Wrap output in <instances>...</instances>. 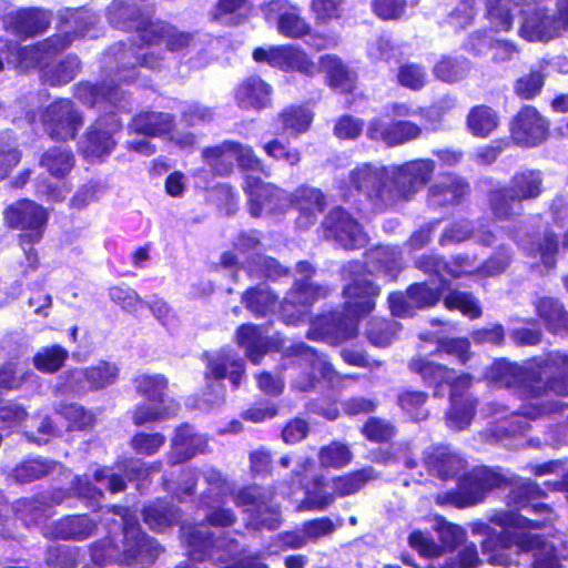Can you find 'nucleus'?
Returning a JSON list of instances; mask_svg holds the SVG:
<instances>
[{
  "mask_svg": "<svg viewBox=\"0 0 568 568\" xmlns=\"http://www.w3.org/2000/svg\"><path fill=\"white\" fill-rule=\"evenodd\" d=\"M483 379L497 389L516 392L523 399L568 396V354L550 351L521 364L506 357L495 358Z\"/></svg>",
  "mask_w": 568,
  "mask_h": 568,
  "instance_id": "nucleus-1",
  "label": "nucleus"
},
{
  "mask_svg": "<svg viewBox=\"0 0 568 568\" xmlns=\"http://www.w3.org/2000/svg\"><path fill=\"white\" fill-rule=\"evenodd\" d=\"M435 168L432 159L409 160L390 168L363 163L351 170L348 180L364 195L372 212L382 214L412 201L430 182Z\"/></svg>",
  "mask_w": 568,
  "mask_h": 568,
  "instance_id": "nucleus-2",
  "label": "nucleus"
},
{
  "mask_svg": "<svg viewBox=\"0 0 568 568\" xmlns=\"http://www.w3.org/2000/svg\"><path fill=\"white\" fill-rule=\"evenodd\" d=\"M488 523L480 524L479 532L485 537L480 542L483 555L493 567H508L518 564L523 554H528L541 544V535L532 534L550 524L551 519H530L513 510H495Z\"/></svg>",
  "mask_w": 568,
  "mask_h": 568,
  "instance_id": "nucleus-3",
  "label": "nucleus"
},
{
  "mask_svg": "<svg viewBox=\"0 0 568 568\" xmlns=\"http://www.w3.org/2000/svg\"><path fill=\"white\" fill-rule=\"evenodd\" d=\"M545 191L542 172L525 168L517 170L508 184L488 189L485 203L495 223H511L525 215L524 203L537 201Z\"/></svg>",
  "mask_w": 568,
  "mask_h": 568,
  "instance_id": "nucleus-4",
  "label": "nucleus"
},
{
  "mask_svg": "<svg viewBox=\"0 0 568 568\" xmlns=\"http://www.w3.org/2000/svg\"><path fill=\"white\" fill-rule=\"evenodd\" d=\"M113 20L126 31L135 30L139 40L148 47L164 45L165 50L176 53H186L196 44L195 33L179 29L176 26L163 21L142 19L141 11L135 7L123 6L114 13Z\"/></svg>",
  "mask_w": 568,
  "mask_h": 568,
  "instance_id": "nucleus-5",
  "label": "nucleus"
},
{
  "mask_svg": "<svg viewBox=\"0 0 568 568\" xmlns=\"http://www.w3.org/2000/svg\"><path fill=\"white\" fill-rule=\"evenodd\" d=\"M504 474L488 466L475 467L457 477V486L437 495L436 504L466 509L481 504L486 496L500 488Z\"/></svg>",
  "mask_w": 568,
  "mask_h": 568,
  "instance_id": "nucleus-6",
  "label": "nucleus"
},
{
  "mask_svg": "<svg viewBox=\"0 0 568 568\" xmlns=\"http://www.w3.org/2000/svg\"><path fill=\"white\" fill-rule=\"evenodd\" d=\"M275 495V487L258 484L244 485L231 494L234 505L250 513L246 527L253 530L280 528L281 507L273 504Z\"/></svg>",
  "mask_w": 568,
  "mask_h": 568,
  "instance_id": "nucleus-7",
  "label": "nucleus"
},
{
  "mask_svg": "<svg viewBox=\"0 0 568 568\" xmlns=\"http://www.w3.org/2000/svg\"><path fill=\"white\" fill-rule=\"evenodd\" d=\"M227 155H234L237 166L243 172H255L264 178L271 176L270 169L260 159L251 145L239 141L224 140L220 144L204 148L202 158L217 175H229L233 171V163Z\"/></svg>",
  "mask_w": 568,
  "mask_h": 568,
  "instance_id": "nucleus-8",
  "label": "nucleus"
},
{
  "mask_svg": "<svg viewBox=\"0 0 568 568\" xmlns=\"http://www.w3.org/2000/svg\"><path fill=\"white\" fill-rule=\"evenodd\" d=\"M247 212L251 217L281 215L287 212V192L261 176L246 174L243 178Z\"/></svg>",
  "mask_w": 568,
  "mask_h": 568,
  "instance_id": "nucleus-9",
  "label": "nucleus"
},
{
  "mask_svg": "<svg viewBox=\"0 0 568 568\" xmlns=\"http://www.w3.org/2000/svg\"><path fill=\"white\" fill-rule=\"evenodd\" d=\"M448 281L440 277L438 285L433 286L427 281L415 282L405 292L395 291L388 294L387 303L390 314L398 318L413 317L417 311L435 307L443 298V292Z\"/></svg>",
  "mask_w": 568,
  "mask_h": 568,
  "instance_id": "nucleus-10",
  "label": "nucleus"
},
{
  "mask_svg": "<svg viewBox=\"0 0 568 568\" xmlns=\"http://www.w3.org/2000/svg\"><path fill=\"white\" fill-rule=\"evenodd\" d=\"M328 286L307 281H294L280 304V318L285 325L298 326L310 321L313 305L326 298Z\"/></svg>",
  "mask_w": 568,
  "mask_h": 568,
  "instance_id": "nucleus-11",
  "label": "nucleus"
},
{
  "mask_svg": "<svg viewBox=\"0 0 568 568\" xmlns=\"http://www.w3.org/2000/svg\"><path fill=\"white\" fill-rule=\"evenodd\" d=\"M323 239L334 242L346 251H356L366 246L368 236L361 223L345 207H332L321 222Z\"/></svg>",
  "mask_w": 568,
  "mask_h": 568,
  "instance_id": "nucleus-12",
  "label": "nucleus"
},
{
  "mask_svg": "<svg viewBox=\"0 0 568 568\" xmlns=\"http://www.w3.org/2000/svg\"><path fill=\"white\" fill-rule=\"evenodd\" d=\"M123 124L115 112L100 114L84 131L79 152L84 159L102 160L116 148L114 134L122 131Z\"/></svg>",
  "mask_w": 568,
  "mask_h": 568,
  "instance_id": "nucleus-13",
  "label": "nucleus"
},
{
  "mask_svg": "<svg viewBox=\"0 0 568 568\" xmlns=\"http://www.w3.org/2000/svg\"><path fill=\"white\" fill-rule=\"evenodd\" d=\"M508 131L514 144L532 149L550 136V121L535 105L523 104L510 118Z\"/></svg>",
  "mask_w": 568,
  "mask_h": 568,
  "instance_id": "nucleus-14",
  "label": "nucleus"
},
{
  "mask_svg": "<svg viewBox=\"0 0 568 568\" xmlns=\"http://www.w3.org/2000/svg\"><path fill=\"white\" fill-rule=\"evenodd\" d=\"M256 63H266L284 72H298L307 78H315L318 69L313 59L298 45L277 44L270 48L256 47L252 51Z\"/></svg>",
  "mask_w": 568,
  "mask_h": 568,
  "instance_id": "nucleus-15",
  "label": "nucleus"
},
{
  "mask_svg": "<svg viewBox=\"0 0 568 568\" xmlns=\"http://www.w3.org/2000/svg\"><path fill=\"white\" fill-rule=\"evenodd\" d=\"M44 132L55 141L74 140L83 126V115L70 99H57L41 112Z\"/></svg>",
  "mask_w": 568,
  "mask_h": 568,
  "instance_id": "nucleus-16",
  "label": "nucleus"
},
{
  "mask_svg": "<svg viewBox=\"0 0 568 568\" xmlns=\"http://www.w3.org/2000/svg\"><path fill=\"white\" fill-rule=\"evenodd\" d=\"M474 377L469 373H452L446 387L449 388V408L446 413L449 424L457 428L468 427L476 415L478 400L469 393Z\"/></svg>",
  "mask_w": 568,
  "mask_h": 568,
  "instance_id": "nucleus-17",
  "label": "nucleus"
},
{
  "mask_svg": "<svg viewBox=\"0 0 568 568\" xmlns=\"http://www.w3.org/2000/svg\"><path fill=\"white\" fill-rule=\"evenodd\" d=\"M164 548L154 538L148 535L138 521H125L123 525L122 547L119 561L125 566L136 564H153Z\"/></svg>",
  "mask_w": 568,
  "mask_h": 568,
  "instance_id": "nucleus-18",
  "label": "nucleus"
},
{
  "mask_svg": "<svg viewBox=\"0 0 568 568\" xmlns=\"http://www.w3.org/2000/svg\"><path fill=\"white\" fill-rule=\"evenodd\" d=\"M116 364L101 359L83 369H69L64 374V388L75 395L98 392L113 385L119 378Z\"/></svg>",
  "mask_w": 568,
  "mask_h": 568,
  "instance_id": "nucleus-19",
  "label": "nucleus"
},
{
  "mask_svg": "<svg viewBox=\"0 0 568 568\" xmlns=\"http://www.w3.org/2000/svg\"><path fill=\"white\" fill-rule=\"evenodd\" d=\"M358 335V324L344 311H331L317 315L306 334L312 341L338 345Z\"/></svg>",
  "mask_w": 568,
  "mask_h": 568,
  "instance_id": "nucleus-20",
  "label": "nucleus"
},
{
  "mask_svg": "<svg viewBox=\"0 0 568 568\" xmlns=\"http://www.w3.org/2000/svg\"><path fill=\"white\" fill-rule=\"evenodd\" d=\"M534 4V8L520 10L518 36L528 42H549L560 37L564 31L557 12L551 13L547 7Z\"/></svg>",
  "mask_w": 568,
  "mask_h": 568,
  "instance_id": "nucleus-21",
  "label": "nucleus"
},
{
  "mask_svg": "<svg viewBox=\"0 0 568 568\" xmlns=\"http://www.w3.org/2000/svg\"><path fill=\"white\" fill-rule=\"evenodd\" d=\"M366 135L371 141L381 142L387 148H397L422 138L423 126L410 120L393 119L385 122L374 118L368 122Z\"/></svg>",
  "mask_w": 568,
  "mask_h": 568,
  "instance_id": "nucleus-22",
  "label": "nucleus"
},
{
  "mask_svg": "<svg viewBox=\"0 0 568 568\" xmlns=\"http://www.w3.org/2000/svg\"><path fill=\"white\" fill-rule=\"evenodd\" d=\"M202 361L205 363L203 377L207 385L229 378L233 389L240 388L246 375V365L234 352L221 349L214 355L205 352Z\"/></svg>",
  "mask_w": 568,
  "mask_h": 568,
  "instance_id": "nucleus-23",
  "label": "nucleus"
},
{
  "mask_svg": "<svg viewBox=\"0 0 568 568\" xmlns=\"http://www.w3.org/2000/svg\"><path fill=\"white\" fill-rule=\"evenodd\" d=\"M265 13L276 19L277 32L288 39L306 38L312 24L303 16V9L291 0H270L265 3Z\"/></svg>",
  "mask_w": 568,
  "mask_h": 568,
  "instance_id": "nucleus-24",
  "label": "nucleus"
},
{
  "mask_svg": "<svg viewBox=\"0 0 568 568\" xmlns=\"http://www.w3.org/2000/svg\"><path fill=\"white\" fill-rule=\"evenodd\" d=\"M381 287L365 276L353 277L343 287V310L357 323L369 315L375 306Z\"/></svg>",
  "mask_w": 568,
  "mask_h": 568,
  "instance_id": "nucleus-25",
  "label": "nucleus"
},
{
  "mask_svg": "<svg viewBox=\"0 0 568 568\" xmlns=\"http://www.w3.org/2000/svg\"><path fill=\"white\" fill-rule=\"evenodd\" d=\"M4 224L8 229L22 231L18 242L27 255L36 253V203L29 199H20L3 211Z\"/></svg>",
  "mask_w": 568,
  "mask_h": 568,
  "instance_id": "nucleus-26",
  "label": "nucleus"
},
{
  "mask_svg": "<svg viewBox=\"0 0 568 568\" xmlns=\"http://www.w3.org/2000/svg\"><path fill=\"white\" fill-rule=\"evenodd\" d=\"M170 443L171 465L186 463L197 455L205 454L209 447V438L187 422L181 423L174 428Z\"/></svg>",
  "mask_w": 568,
  "mask_h": 568,
  "instance_id": "nucleus-27",
  "label": "nucleus"
},
{
  "mask_svg": "<svg viewBox=\"0 0 568 568\" xmlns=\"http://www.w3.org/2000/svg\"><path fill=\"white\" fill-rule=\"evenodd\" d=\"M73 97L83 105L95 109L118 106L122 100L120 84L114 80L80 81L73 85Z\"/></svg>",
  "mask_w": 568,
  "mask_h": 568,
  "instance_id": "nucleus-28",
  "label": "nucleus"
},
{
  "mask_svg": "<svg viewBox=\"0 0 568 568\" xmlns=\"http://www.w3.org/2000/svg\"><path fill=\"white\" fill-rule=\"evenodd\" d=\"M423 464L428 475L443 481L455 479L466 468V460L445 446H430L424 450Z\"/></svg>",
  "mask_w": 568,
  "mask_h": 568,
  "instance_id": "nucleus-29",
  "label": "nucleus"
},
{
  "mask_svg": "<svg viewBox=\"0 0 568 568\" xmlns=\"http://www.w3.org/2000/svg\"><path fill=\"white\" fill-rule=\"evenodd\" d=\"M504 481L499 489H508L504 499L508 510L519 513L521 509L528 508L532 501L545 499L548 496L547 491L530 478L504 475Z\"/></svg>",
  "mask_w": 568,
  "mask_h": 568,
  "instance_id": "nucleus-30",
  "label": "nucleus"
},
{
  "mask_svg": "<svg viewBox=\"0 0 568 568\" xmlns=\"http://www.w3.org/2000/svg\"><path fill=\"white\" fill-rule=\"evenodd\" d=\"M233 94L242 110L262 111L272 105L273 88L258 74H251L239 82Z\"/></svg>",
  "mask_w": 568,
  "mask_h": 568,
  "instance_id": "nucleus-31",
  "label": "nucleus"
},
{
  "mask_svg": "<svg viewBox=\"0 0 568 568\" xmlns=\"http://www.w3.org/2000/svg\"><path fill=\"white\" fill-rule=\"evenodd\" d=\"M320 71L325 74V84L338 94H353L356 90L357 74L349 69L343 59L333 53H326L318 58Z\"/></svg>",
  "mask_w": 568,
  "mask_h": 568,
  "instance_id": "nucleus-32",
  "label": "nucleus"
},
{
  "mask_svg": "<svg viewBox=\"0 0 568 568\" xmlns=\"http://www.w3.org/2000/svg\"><path fill=\"white\" fill-rule=\"evenodd\" d=\"M407 368L420 377L423 384L433 389L434 397H443L449 376L455 369L445 364L434 362L425 356H416L408 361Z\"/></svg>",
  "mask_w": 568,
  "mask_h": 568,
  "instance_id": "nucleus-33",
  "label": "nucleus"
},
{
  "mask_svg": "<svg viewBox=\"0 0 568 568\" xmlns=\"http://www.w3.org/2000/svg\"><path fill=\"white\" fill-rule=\"evenodd\" d=\"M181 509L165 497H158L141 509L142 521L154 532H163L179 523Z\"/></svg>",
  "mask_w": 568,
  "mask_h": 568,
  "instance_id": "nucleus-34",
  "label": "nucleus"
},
{
  "mask_svg": "<svg viewBox=\"0 0 568 568\" xmlns=\"http://www.w3.org/2000/svg\"><path fill=\"white\" fill-rule=\"evenodd\" d=\"M175 128V118L162 111H141L132 116L128 129L131 133L146 138L169 135Z\"/></svg>",
  "mask_w": 568,
  "mask_h": 568,
  "instance_id": "nucleus-35",
  "label": "nucleus"
},
{
  "mask_svg": "<svg viewBox=\"0 0 568 568\" xmlns=\"http://www.w3.org/2000/svg\"><path fill=\"white\" fill-rule=\"evenodd\" d=\"M535 314L552 335L568 336V311L554 296H540L534 302Z\"/></svg>",
  "mask_w": 568,
  "mask_h": 568,
  "instance_id": "nucleus-36",
  "label": "nucleus"
},
{
  "mask_svg": "<svg viewBox=\"0 0 568 568\" xmlns=\"http://www.w3.org/2000/svg\"><path fill=\"white\" fill-rule=\"evenodd\" d=\"M235 341L239 347L244 349L246 358L253 365H260L270 352L272 342L265 336L256 324L244 323L235 331Z\"/></svg>",
  "mask_w": 568,
  "mask_h": 568,
  "instance_id": "nucleus-37",
  "label": "nucleus"
},
{
  "mask_svg": "<svg viewBox=\"0 0 568 568\" xmlns=\"http://www.w3.org/2000/svg\"><path fill=\"white\" fill-rule=\"evenodd\" d=\"M116 53L119 65L116 72L134 71L140 68L149 69L152 71H160L164 65V55L159 52L139 53L136 50L141 49L140 44H126L124 42L116 43Z\"/></svg>",
  "mask_w": 568,
  "mask_h": 568,
  "instance_id": "nucleus-38",
  "label": "nucleus"
},
{
  "mask_svg": "<svg viewBox=\"0 0 568 568\" xmlns=\"http://www.w3.org/2000/svg\"><path fill=\"white\" fill-rule=\"evenodd\" d=\"M510 0H484V18L488 21L490 30L509 32L514 27V14L509 7ZM518 7H528L536 0H511Z\"/></svg>",
  "mask_w": 568,
  "mask_h": 568,
  "instance_id": "nucleus-39",
  "label": "nucleus"
},
{
  "mask_svg": "<svg viewBox=\"0 0 568 568\" xmlns=\"http://www.w3.org/2000/svg\"><path fill=\"white\" fill-rule=\"evenodd\" d=\"M80 61L77 57H67L55 63L38 59L39 79L42 84L61 87L70 83L78 74Z\"/></svg>",
  "mask_w": 568,
  "mask_h": 568,
  "instance_id": "nucleus-40",
  "label": "nucleus"
},
{
  "mask_svg": "<svg viewBox=\"0 0 568 568\" xmlns=\"http://www.w3.org/2000/svg\"><path fill=\"white\" fill-rule=\"evenodd\" d=\"M331 480L324 475H314L307 487H304V497L300 501L298 510L323 511L335 503L333 489L328 490Z\"/></svg>",
  "mask_w": 568,
  "mask_h": 568,
  "instance_id": "nucleus-41",
  "label": "nucleus"
},
{
  "mask_svg": "<svg viewBox=\"0 0 568 568\" xmlns=\"http://www.w3.org/2000/svg\"><path fill=\"white\" fill-rule=\"evenodd\" d=\"M470 193V184L463 178L453 176L448 183H435L428 189V199L436 206L460 204Z\"/></svg>",
  "mask_w": 568,
  "mask_h": 568,
  "instance_id": "nucleus-42",
  "label": "nucleus"
},
{
  "mask_svg": "<svg viewBox=\"0 0 568 568\" xmlns=\"http://www.w3.org/2000/svg\"><path fill=\"white\" fill-rule=\"evenodd\" d=\"M215 534L203 524L191 526L185 534L187 556L191 560L202 562L211 558L215 548Z\"/></svg>",
  "mask_w": 568,
  "mask_h": 568,
  "instance_id": "nucleus-43",
  "label": "nucleus"
},
{
  "mask_svg": "<svg viewBox=\"0 0 568 568\" xmlns=\"http://www.w3.org/2000/svg\"><path fill=\"white\" fill-rule=\"evenodd\" d=\"M277 119L284 132L298 136L311 130L314 112L305 103L290 104L278 112Z\"/></svg>",
  "mask_w": 568,
  "mask_h": 568,
  "instance_id": "nucleus-44",
  "label": "nucleus"
},
{
  "mask_svg": "<svg viewBox=\"0 0 568 568\" xmlns=\"http://www.w3.org/2000/svg\"><path fill=\"white\" fill-rule=\"evenodd\" d=\"M134 392L145 400L162 405L169 388V378L161 373H142L132 378Z\"/></svg>",
  "mask_w": 568,
  "mask_h": 568,
  "instance_id": "nucleus-45",
  "label": "nucleus"
},
{
  "mask_svg": "<svg viewBox=\"0 0 568 568\" xmlns=\"http://www.w3.org/2000/svg\"><path fill=\"white\" fill-rule=\"evenodd\" d=\"M327 206L326 195L321 189L300 185L287 193V209L293 207L304 214L323 213Z\"/></svg>",
  "mask_w": 568,
  "mask_h": 568,
  "instance_id": "nucleus-46",
  "label": "nucleus"
},
{
  "mask_svg": "<svg viewBox=\"0 0 568 568\" xmlns=\"http://www.w3.org/2000/svg\"><path fill=\"white\" fill-rule=\"evenodd\" d=\"M498 125V113L487 104L471 106L466 116L467 131L475 138H488L497 130Z\"/></svg>",
  "mask_w": 568,
  "mask_h": 568,
  "instance_id": "nucleus-47",
  "label": "nucleus"
},
{
  "mask_svg": "<svg viewBox=\"0 0 568 568\" xmlns=\"http://www.w3.org/2000/svg\"><path fill=\"white\" fill-rule=\"evenodd\" d=\"M241 302L256 318H263L274 311L277 296L268 287L255 285L242 293Z\"/></svg>",
  "mask_w": 568,
  "mask_h": 568,
  "instance_id": "nucleus-48",
  "label": "nucleus"
},
{
  "mask_svg": "<svg viewBox=\"0 0 568 568\" xmlns=\"http://www.w3.org/2000/svg\"><path fill=\"white\" fill-rule=\"evenodd\" d=\"M372 478L371 468H361L332 477L331 486L334 500L355 495L362 490Z\"/></svg>",
  "mask_w": 568,
  "mask_h": 568,
  "instance_id": "nucleus-49",
  "label": "nucleus"
},
{
  "mask_svg": "<svg viewBox=\"0 0 568 568\" xmlns=\"http://www.w3.org/2000/svg\"><path fill=\"white\" fill-rule=\"evenodd\" d=\"M428 398L425 390L404 387L396 395V404L413 422H420L428 417L425 408Z\"/></svg>",
  "mask_w": 568,
  "mask_h": 568,
  "instance_id": "nucleus-50",
  "label": "nucleus"
},
{
  "mask_svg": "<svg viewBox=\"0 0 568 568\" xmlns=\"http://www.w3.org/2000/svg\"><path fill=\"white\" fill-rule=\"evenodd\" d=\"M179 409L180 404L174 399H170L166 405H148L140 403L132 410L131 418L134 426L141 427L150 423L162 422L174 417Z\"/></svg>",
  "mask_w": 568,
  "mask_h": 568,
  "instance_id": "nucleus-51",
  "label": "nucleus"
},
{
  "mask_svg": "<svg viewBox=\"0 0 568 568\" xmlns=\"http://www.w3.org/2000/svg\"><path fill=\"white\" fill-rule=\"evenodd\" d=\"M547 73L544 68H531L514 81L513 91L521 101H532L538 98L546 84Z\"/></svg>",
  "mask_w": 568,
  "mask_h": 568,
  "instance_id": "nucleus-52",
  "label": "nucleus"
},
{
  "mask_svg": "<svg viewBox=\"0 0 568 568\" xmlns=\"http://www.w3.org/2000/svg\"><path fill=\"white\" fill-rule=\"evenodd\" d=\"M74 162V154L71 150L54 146L41 155L39 164L44 168L51 176L63 179L71 172Z\"/></svg>",
  "mask_w": 568,
  "mask_h": 568,
  "instance_id": "nucleus-53",
  "label": "nucleus"
},
{
  "mask_svg": "<svg viewBox=\"0 0 568 568\" xmlns=\"http://www.w3.org/2000/svg\"><path fill=\"white\" fill-rule=\"evenodd\" d=\"M3 28L12 36L24 40L36 34V8L19 9L2 18Z\"/></svg>",
  "mask_w": 568,
  "mask_h": 568,
  "instance_id": "nucleus-54",
  "label": "nucleus"
},
{
  "mask_svg": "<svg viewBox=\"0 0 568 568\" xmlns=\"http://www.w3.org/2000/svg\"><path fill=\"white\" fill-rule=\"evenodd\" d=\"M53 536L62 540H83L91 534L87 516H64L53 525Z\"/></svg>",
  "mask_w": 568,
  "mask_h": 568,
  "instance_id": "nucleus-55",
  "label": "nucleus"
},
{
  "mask_svg": "<svg viewBox=\"0 0 568 568\" xmlns=\"http://www.w3.org/2000/svg\"><path fill=\"white\" fill-rule=\"evenodd\" d=\"M443 303L446 310L458 311L469 320H477L483 315V308L471 292L449 290Z\"/></svg>",
  "mask_w": 568,
  "mask_h": 568,
  "instance_id": "nucleus-56",
  "label": "nucleus"
},
{
  "mask_svg": "<svg viewBox=\"0 0 568 568\" xmlns=\"http://www.w3.org/2000/svg\"><path fill=\"white\" fill-rule=\"evenodd\" d=\"M467 72V60L453 55H442L433 67L434 77L437 80L449 84L459 82L466 78Z\"/></svg>",
  "mask_w": 568,
  "mask_h": 568,
  "instance_id": "nucleus-57",
  "label": "nucleus"
},
{
  "mask_svg": "<svg viewBox=\"0 0 568 568\" xmlns=\"http://www.w3.org/2000/svg\"><path fill=\"white\" fill-rule=\"evenodd\" d=\"M347 0H311L310 11L317 26H327L345 17Z\"/></svg>",
  "mask_w": 568,
  "mask_h": 568,
  "instance_id": "nucleus-58",
  "label": "nucleus"
},
{
  "mask_svg": "<svg viewBox=\"0 0 568 568\" xmlns=\"http://www.w3.org/2000/svg\"><path fill=\"white\" fill-rule=\"evenodd\" d=\"M60 23L69 26L70 30L65 31L72 41L85 38L95 26V19L88 11L82 9L67 8L60 17Z\"/></svg>",
  "mask_w": 568,
  "mask_h": 568,
  "instance_id": "nucleus-59",
  "label": "nucleus"
},
{
  "mask_svg": "<svg viewBox=\"0 0 568 568\" xmlns=\"http://www.w3.org/2000/svg\"><path fill=\"white\" fill-rule=\"evenodd\" d=\"M57 413L68 422V430H84L95 423V415L78 403H63Z\"/></svg>",
  "mask_w": 568,
  "mask_h": 568,
  "instance_id": "nucleus-60",
  "label": "nucleus"
},
{
  "mask_svg": "<svg viewBox=\"0 0 568 568\" xmlns=\"http://www.w3.org/2000/svg\"><path fill=\"white\" fill-rule=\"evenodd\" d=\"M397 429L394 424L376 416L368 417L361 427L363 437L375 444L389 443L395 437Z\"/></svg>",
  "mask_w": 568,
  "mask_h": 568,
  "instance_id": "nucleus-61",
  "label": "nucleus"
},
{
  "mask_svg": "<svg viewBox=\"0 0 568 568\" xmlns=\"http://www.w3.org/2000/svg\"><path fill=\"white\" fill-rule=\"evenodd\" d=\"M477 16V0H459L447 13L445 22L455 31L471 26Z\"/></svg>",
  "mask_w": 568,
  "mask_h": 568,
  "instance_id": "nucleus-62",
  "label": "nucleus"
},
{
  "mask_svg": "<svg viewBox=\"0 0 568 568\" xmlns=\"http://www.w3.org/2000/svg\"><path fill=\"white\" fill-rule=\"evenodd\" d=\"M250 271L267 280L276 281L288 276L290 268L283 266L275 257L255 254L248 261Z\"/></svg>",
  "mask_w": 568,
  "mask_h": 568,
  "instance_id": "nucleus-63",
  "label": "nucleus"
},
{
  "mask_svg": "<svg viewBox=\"0 0 568 568\" xmlns=\"http://www.w3.org/2000/svg\"><path fill=\"white\" fill-rule=\"evenodd\" d=\"M82 558L77 547L52 546L45 551V564L51 568H75Z\"/></svg>",
  "mask_w": 568,
  "mask_h": 568,
  "instance_id": "nucleus-64",
  "label": "nucleus"
}]
</instances>
